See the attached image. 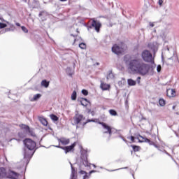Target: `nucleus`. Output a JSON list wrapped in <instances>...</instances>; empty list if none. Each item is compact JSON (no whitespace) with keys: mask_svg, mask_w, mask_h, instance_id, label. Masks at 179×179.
Segmentation results:
<instances>
[{"mask_svg":"<svg viewBox=\"0 0 179 179\" xmlns=\"http://www.w3.org/2000/svg\"><path fill=\"white\" fill-rule=\"evenodd\" d=\"M127 69L130 73H138L145 76L149 73V65L143 62L140 57H133L126 62Z\"/></svg>","mask_w":179,"mask_h":179,"instance_id":"nucleus-1","label":"nucleus"},{"mask_svg":"<svg viewBox=\"0 0 179 179\" xmlns=\"http://www.w3.org/2000/svg\"><path fill=\"white\" fill-rule=\"evenodd\" d=\"M24 144L25 146L24 150V159H31L33 155L36 152V143L30 138H26L24 140Z\"/></svg>","mask_w":179,"mask_h":179,"instance_id":"nucleus-2","label":"nucleus"},{"mask_svg":"<svg viewBox=\"0 0 179 179\" xmlns=\"http://www.w3.org/2000/svg\"><path fill=\"white\" fill-rule=\"evenodd\" d=\"M80 163L79 166L80 171L78 172L79 174L85 176H83V179H88L90 178V176H87V173L83 170H85V168L83 167H89L90 166V164L87 161V150H83L81 151V157H80Z\"/></svg>","mask_w":179,"mask_h":179,"instance_id":"nucleus-3","label":"nucleus"},{"mask_svg":"<svg viewBox=\"0 0 179 179\" xmlns=\"http://www.w3.org/2000/svg\"><path fill=\"white\" fill-rule=\"evenodd\" d=\"M125 51H127V45H125V43H121L120 45L115 44L112 47V52L117 55H120V54H124Z\"/></svg>","mask_w":179,"mask_h":179,"instance_id":"nucleus-4","label":"nucleus"},{"mask_svg":"<svg viewBox=\"0 0 179 179\" xmlns=\"http://www.w3.org/2000/svg\"><path fill=\"white\" fill-rule=\"evenodd\" d=\"M142 59L144 62H148L150 64H155V57L152 55V53L149 50H144L141 53Z\"/></svg>","mask_w":179,"mask_h":179,"instance_id":"nucleus-5","label":"nucleus"},{"mask_svg":"<svg viewBox=\"0 0 179 179\" xmlns=\"http://www.w3.org/2000/svg\"><path fill=\"white\" fill-rule=\"evenodd\" d=\"M92 22L91 23V25H87V29L90 30V29H92V27L94 28V29L96 30V33H99L100 32V28L101 27V22H100V21H97L94 19L92 20Z\"/></svg>","mask_w":179,"mask_h":179,"instance_id":"nucleus-6","label":"nucleus"},{"mask_svg":"<svg viewBox=\"0 0 179 179\" xmlns=\"http://www.w3.org/2000/svg\"><path fill=\"white\" fill-rule=\"evenodd\" d=\"M99 124L101 125L104 129L103 134H108L109 136H111L113 134V128L103 122H99Z\"/></svg>","mask_w":179,"mask_h":179,"instance_id":"nucleus-7","label":"nucleus"},{"mask_svg":"<svg viewBox=\"0 0 179 179\" xmlns=\"http://www.w3.org/2000/svg\"><path fill=\"white\" fill-rule=\"evenodd\" d=\"M85 118L83 117V115H80L79 113L76 114L73 117L76 125H78V124H82V122L85 121Z\"/></svg>","mask_w":179,"mask_h":179,"instance_id":"nucleus-8","label":"nucleus"},{"mask_svg":"<svg viewBox=\"0 0 179 179\" xmlns=\"http://www.w3.org/2000/svg\"><path fill=\"white\" fill-rule=\"evenodd\" d=\"M20 174L13 171H8L6 178L18 179Z\"/></svg>","mask_w":179,"mask_h":179,"instance_id":"nucleus-9","label":"nucleus"},{"mask_svg":"<svg viewBox=\"0 0 179 179\" xmlns=\"http://www.w3.org/2000/svg\"><path fill=\"white\" fill-rule=\"evenodd\" d=\"M76 146V143H73L70 146H66L62 148L63 150H64L65 153H69V152H72V150H74L75 147Z\"/></svg>","mask_w":179,"mask_h":179,"instance_id":"nucleus-10","label":"nucleus"},{"mask_svg":"<svg viewBox=\"0 0 179 179\" xmlns=\"http://www.w3.org/2000/svg\"><path fill=\"white\" fill-rule=\"evenodd\" d=\"M166 96L168 97H176V90H174V89H168L166 90Z\"/></svg>","mask_w":179,"mask_h":179,"instance_id":"nucleus-11","label":"nucleus"},{"mask_svg":"<svg viewBox=\"0 0 179 179\" xmlns=\"http://www.w3.org/2000/svg\"><path fill=\"white\" fill-rule=\"evenodd\" d=\"M59 143H61L62 145H69V138H58Z\"/></svg>","mask_w":179,"mask_h":179,"instance_id":"nucleus-12","label":"nucleus"},{"mask_svg":"<svg viewBox=\"0 0 179 179\" xmlns=\"http://www.w3.org/2000/svg\"><path fill=\"white\" fill-rule=\"evenodd\" d=\"M70 164L71 167V174L70 179H76L77 177L75 176L76 175V169H75V168L72 165V163L70 162Z\"/></svg>","mask_w":179,"mask_h":179,"instance_id":"nucleus-13","label":"nucleus"},{"mask_svg":"<svg viewBox=\"0 0 179 179\" xmlns=\"http://www.w3.org/2000/svg\"><path fill=\"white\" fill-rule=\"evenodd\" d=\"M148 47L153 51H157V43H156V42L149 43Z\"/></svg>","mask_w":179,"mask_h":179,"instance_id":"nucleus-14","label":"nucleus"},{"mask_svg":"<svg viewBox=\"0 0 179 179\" xmlns=\"http://www.w3.org/2000/svg\"><path fill=\"white\" fill-rule=\"evenodd\" d=\"M20 127L22 128V129H24L26 132H31L30 127L26 124H20Z\"/></svg>","mask_w":179,"mask_h":179,"instance_id":"nucleus-15","label":"nucleus"},{"mask_svg":"<svg viewBox=\"0 0 179 179\" xmlns=\"http://www.w3.org/2000/svg\"><path fill=\"white\" fill-rule=\"evenodd\" d=\"M101 89H102V90H108V89H110V85L101 83Z\"/></svg>","mask_w":179,"mask_h":179,"instance_id":"nucleus-16","label":"nucleus"},{"mask_svg":"<svg viewBox=\"0 0 179 179\" xmlns=\"http://www.w3.org/2000/svg\"><path fill=\"white\" fill-rule=\"evenodd\" d=\"M39 121H40V122H41L42 124L44 125V127H47V125H48V122L44 117H39Z\"/></svg>","mask_w":179,"mask_h":179,"instance_id":"nucleus-17","label":"nucleus"},{"mask_svg":"<svg viewBox=\"0 0 179 179\" xmlns=\"http://www.w3.org/2000/svg\"><path fill=\"white\" fill-rule=\"evenodd\" d=\"M41 86H43V87H48L50 86V82L47 81V80H43L41 83Z\"/></svg>","mask_w":179,"mask_h":179,"instance_id":"nucleus-18","label":"nucleus"},{"mask_svg":"<svg viewBox=\"0 0 179 179\" xmlns=\"http://www.w3.org/2000/svg\"><path fill=\"white\" fill-rule=\"evenodd\" d=\"M127 83L129 86H135V85H136V81L130 78L127 80Z\"/></svg>","mask_w":179,"mask_h":179,"instance_id":"nucleus-19","label":"nucleus"},{"mask_svg":"<svg viewBox=\"0 0 179 179\" xmlns=\"http://www.w3.org/2000/svg\"><path fill=\"white\" fill-rule=\"evenodd\" d=\"M80 103H81V106H84V107H86V106H87V103H89V101H87V99L82 98Z\"/></svg>","mask_w":179,"mask_h":179,"instance_id":"nucleus-20","label":"nucleus"},{"mask_svg":"<svg viewBox=\"0 0 179 179\" xmlns=\"http://www.w3.org/2000/svg\"><path fill=\"white\" fill-rule=\"evenodd\" d=\"M109 114H110V115L113 117H117V115H118V113L114 109L109 110Z\"/></svg>","mask_w":179,"mask_h":179,"instance_id":"nucleus-21","label":"nucleus"},{"mask_svg":"<svg viewBox=\"0 0 179 179\" xmlns=\"http://www.w3.org/2000/svg\"><path fill=\"white\" fill-rule=\"evenodd\" d=\"M40 97H41V94H36L34 95V97L31 100V101H36V100H38V99H40Z\"/></svg>","mask_w":179,"mask_h":179,"instance_id":"nucleus-22","label":"nucleus"},{"mask_svg":"<svg viewBox=\"0 0 179 179\" xmlns=\"http://www.w3.org/2000/svg\"><path fill=\"white\" fill-rule=\"evenodd\" d=\"M159 103L161 107H164L166 106V101L163 99H159Z\"/></svg>","mask_w":179,"mask_h":179,"instance_id":"nucleus-23","label":"nucleus"},{"mask_svg":"<svg viewBox=\"0 0 179 179\" xmlns=\"http://www.w3.org/2000/svg\"><path fill=\"white\" fill-rule=\"evenodd\" d=\"M50 118L52 121H58V117L54 114L50 115Z\"/></svg>","mask_w":179,"mask_h":179,"instance_id":"nucleus-24","label":"nucleus"},{"mask_svg":"<svg viewBox=\"0 0 179 179\" xmlns=\"http://www.w3.org/2000/svg\"><path fill=\"white\" fill-rule=\"evenodd\" d=\"M76 91H73L72 94H71V100H76Z\"/></svg>","mask_w":179,"mask_h":179,"instance_id":"nucleus-25","label":"nucleus"},{"mask_svg":"<svg viewBox=\"0 0 179 179\" xmlns=\"http://www.w3.org/2000/svg\"><path fill=\"white\" fill-rule=\"evenodd\" d=\"M131 148H133V150L135 152H139V149H141V148L138 145H131Z\"/></svg>","mask_w":179,"mask_h":179,"instance_id":"nucleus-26","label":"nucleus"},{"mask_svg":"<svg viewBox=\"0 0 179 179\" xmlns=\"http://www.w3.org/2000/svg\"><path fill=\"white\" fill-rule=\"evenodd\" d=\"M79 47L80 48H81V50H85L86 49V45L85 43H81L79 44Z\"/></svg>","mask_w":179,"mask_h":179,"instance_id":"nucleus-27","label":"nucleus"},{"mask_svg":"<svg viewBox=\"0 0 179 179\" xmlns=\"http://www.w3.org/2000/svg\"><path fill=\"white\" fill-rule=\"evenodd\" d=\"M139 137L141 138L142 139H143V141H140V142H146V143H148V142L150 141L149 138H145V137H143V136H141V135H139Z\"/></svg>","mask_w":179,"mask_h":179,"instance_id":"nucleus-28","label":"nucleus"},{"mask_svg":"<svg viewBox=\"0 0 179 179\" xmlns=\"http://www.w3.org/2000/svg\"><path fill=\"white\" fill-rule=\"evenodd\" d=\"M113 78H114V74H113V73H109L107 76V79H113Z\"/></svg>","mask_w":179,"mask_h":179,"instance_id":"nucleus-29","label":"nucleus"},{"mask_svg":"<svg viewBox=\"0 0 179 179\" xmlns=\"http://www.w3.org/2000/svg\"><path fill=\"white\" fill-rule=\"evenodd\" d=\"M82 94H84V96H87V94H89V92H87L86 90H83Z\"/></svg>","mask_w":179,"mask_h":179,"instance_id":"nucleus-30","label":"nucleus"},{"mask_svg":"<svg viewBox=\"0 0 179 179\" xmlns=\"http://www.w3.org/2000/svg\"><path fill=\"white\" fill-rule=\"evenodd\" d=\"M22 30L23 31L24 33H28L29 30H27V28L25 27H21Z\"/></svg>","mask_w":179,"mask_h":179,"instance_id":"nucleus-31","label":"nucleus"},{"mask_svg":"<svg viewBox=\"0 0 179 179\" xmlns=\"http://www.w3.org/2000/svg\"><path fill=\"white\" fill-rule=\"evenodd\" d=\"M6 24H3L2 22H0V29H5L6 27Z\"/></svg>","mask_w":179,"mask_h":179,"instance_id":"nucleus-32","label":"nucleus"},{"mask_svg":"<svg viewBox=\"0 0 179 179\" xmlns=\"http://www.w3.org/2000/svg\"><path fill=\"white\" fill-rule=\"evenodd\" d=\"M127 139H130V141H131L132 143L135 142V137H134V136L127 137Z\"/></svg>","mask_w":179,"mask_h":179,"instance_id":"nucleus-33","label":"nucleus"},{"mask_svg":"<svg viewBox=\"0 0 179 179\" xmlns=\"http://www.w3.org/2000/svg\"><path fill=\"white\" fill-rule=\"evenodd\" d=\"M87 122H94V120H87V122L83 123V125H86Z\"/></svg>","mask_w":179,"mask_h":179,"instance_id":"nucleus-34","label":"nucleus"},{"mask_svg":"<svg viewBox=\"0 0 179 179\" xmlns=\"http://www.w3.org/2000/svg\"><path fill=\"white\" fill-rule=\"evenodd\" d=\"M157 72H160V71H162V66L161 65L157 66Z\"/></svg>","mask_w":179,"mask_h":179,"instance_id":"nucleus-35","label":"nucleus"},{"mask_svg":"<svg viewBox=\"0 0 179 179\" xmlns=\"http://www.w3.org/2000/svg\"><path fill=\"white\" fill-rule=\"evenodd\" d=\"M120 138H121V139H122V141L125 142V143H128V141L125 139L124 137H122V136H120Z\"/></svg>","mask_w":179,"mask_h":179,"instance_id":"nucleus-36","label":"nucleus"},{"mask_svg":"<svg viewBox=\"0 0 179 179\" xmlns=\"http://www.w3.org/2000/svg\"><path fill=\"white\" fill-rule=\"evenodd\" d=\"M147 143H149V145H155V143L150 140H148V142Z\"/></svg>","mask_w":179,"mask_h":179,"instance_id":"nucleus-37","label":"nucleus"},{"mask_svg":"<svg viewBox=\"0 0 179 179\" xmlns=\"http://www.w3.org/2000/svg\"><path fill=\"white\" fill-rule=\"evenodd\" d=\"M158 3L160 6H162V5H163V0H159Z\"/></svg>","mask_w":179,"mask_h":179,"instance_id":"nucleus-38","label":"nucleus"},{"mask_svg":"<svg viewBox=\"0 0 179 179\" xmlns=\"http://www.w3.org/2000/svg\"><path fill=\"white\" fill-rule=\"evenodd\" d=\"M44 13H45L44 11H41L38 15L39 17H41V16H43Z\"/></svg>","mask_w":179,"mask_h":179,"instance_id":"nucleus-39","label":"nucleus"},{"mask_svg":"<svg viewBox=\"0 0 179 179\" xmlns=\"http://www.w3.org/2000/svg\"><path fill=\"white\" fill-rule=\"evenodd\" d=\"M136 81L138 84L141 83V77H138Z\"/></svg>","mask_w":179,"mask_h":179,"instance_id":"nucleus-40","label":"nucleus"},{"mask_svg":"<svg viewBox=\"0 0 179 179\" xmlns=\"http://www.w3.org/2000/svg\"><path fill=\"white\" fill-rule=\"evenodd\" d=\"M28 134H30L31 136H36V135L33 133V131L31 130V132H28Z\"/></svg>","mask_w":179,"mask_h":179,"instance_id":"nucleus-41","label":"nucleus"},{"mask_svg":"<svg viewBox=\"0 0 179 179\" xmlns=\"http://www.w3.org/2000/svg\"><path fill=\"white\" fill-rule=\"evenodd\" d=\"M0 20H1V22H5V20H3V18L2 17V15H0Z\"/></svg>","mask_w":179,"mask_h":179,"instance_id":"nucleus-42","label":"nucleus"},{"mask_svg":"<svg viewBox=\"0 0 179 179\" xmlns=\"http://www.w3.org/2000/svg\"><path fill=\"white\" fill-rule=\"evenodd\" d=\"M150 27H155V24L150 22Z\"/></svg>","mask_w":179,"mask_h":179,"instance_id":"nucleus-43","label":"nucleus"},{"mask_svg":"<svg viewBox=\"0 0 179 179\" xmlns=\"http://www.w3.org/2000/svg\"><path fill=\"white\" fill-rule=\"evenodd\" d=\"M20 138H24V136H22V133L18 134Z\"/></svg>","mask_w":179,"mask_h":179,"instance_id":"nucleus-44","label":"nucleus"},{"mask_svg":"<svg viewBox=\"0 0 179 179\" xmlns=\"http://www.w3.org/2000/svg\"><path fill=\"white\" fill-rule=\"evenodd\" d=\"M92 173H96V171L92 170V171H90V174H92Z\"/></svg>","mask_w":179,"mask_h":179,"instance_id":"nucleus-45","label":"nucleus"},{"mask_svg":"<svg viewBox=\"0 0 179 179\" xmlns=\"http://www.w3.org/2000/svg\"><path fill=\"white\" fill-rule=\"evenodd\" d=\"M55 148H59V149H62V148H64V147L59 146V145H55Z\"/></svg>","mask_w":179,"mask_h":179,"instance_id":"nucleus-46","label":"nucleus"},{"mask_svg":"<svg viewBox=\"0 0 179 179\" xmlns=\"http://www.w3.org/2000/svg\"><path fill=\"white\" fill-rule=\"evenodd\" d=\"M15 24L16 26L20 27V24L19 22H17Z\"/></svg>","mask_w":179,"mask_h":179,"instance_id":"nucleus-47","label":"nucleus"},{"mask_svg":"<svg viewBox=\"0 0 179 179\" xmlns=\"http://www.w3.org/2000/svg\"><path fill=\"white\" fill-rule=\"evenodd\" d=\"M59 1H61V2H66V1L68 0H59Z\"/></svg>","mask_w":179,"mask_h":179,"instance_id":"nucleus-48","label":"nucleus"},{"mask_svg":"<svg viewBox=\"0 0 179 179\" xmlns=\"http://www.w3.org/2000/svg\"><path fill=\"white\" fill-rule=\"evenodd\" d=\"M172 108L173 110H176V106H173Z\"/></svg>","mask_w":179,"mask_h":179,"instance_id":"nucleus-49","label":"nucleus"},{"mask_svg":"<svg viewBox=\"0 0 179 179\" xmlns=\"http://www.w3.org/2000/svg\"><path fill=\"white\" fill-rule=\"evenodd\" d=\"M123 169H128V167H124V168H123Z\"/></svg>","mask_w":179,"mask_h":179,"instance_id":"nucleus-50","label":"nucleus"},{"mask_svg":"<svg viewBox=\"0 0 179 179\" xmlns=\"http://www.w3.org/2000/svg\"><path fill=\"white\" fill-rule=\"evenodd\" d=\"M94 167H96V165H94Z\"/></svg>","mask_w":179,"mask_h":179,"instance_id":"nucleus-51","label":"nucleus"},{"mask_svg":"<svg viewBox=\"0 0 179 179\" xmlns=\"http://www.w3.org/2000/svg\"><path fill=\"white\" fill-rule=\"evenodd\" d=\"M71 36H73V34H71Z\"/></svg>","mask_w":179,"mask_h":179,"instance_id":"nucleus-52","label":"nucleus"}]
</instances>
